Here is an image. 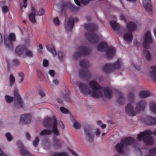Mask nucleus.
Returning <instances> with one entry per match:
<instances>
[{"instance_id":"603ef678","label":"nucleus","mask_w":156,"mask_h":156,"mask_svg":"<svg viewBox=\"0 0 156 156\" xmlns=\"http://www.w3.org/2000/svg\"><path fill=\"white\" fill-rule=\"evenodd\" d=\"M53 83L55 85H57L58 83V81L56 79L55 80L53 81Z\"/></svg>"},{"instance_id":"b1692460","label":"nucleus","mask_w":156,"mask_h":156,"mask_svg":"<svg viewBox=\"0 0 156 156\" xmlns=\"http://www.w3.org/2000/svg\"><path fill=\"white\" fill-rule=\"evenodd\" d=\"M148 120L147 121V122L148 125H154L156 123V119L149 117L147 118Z\"/></svg>"},{"instance_id":"0e129e2a","label":"nucleus","mask_w":156,"mask_h":156,"mask_svg":"<svg viewBox=\"0 0 156 156\" xmlns=\"http://www.w3.org/2000/svg\"><path fill=\"white\" fill-rule=\"evenodd\" d=\"M154 33L155 36L156 37V29H155L154 31Z\"/></svg>"},{"instance_id":"680f3d73","label":"nucleus","mask_w":156,"mask_h":156,"mask_svg":"<svg viewBox=\"0 0 156 156\" xmlns=\"http://www.w3.org/2000/svg\"><path fill=\"white\" fill-rule=\"evenodd\" d=\"M27 20L26 19H24L23 20V22L24 23H27Z\"/></svg>"},{"instance_id":"c756f323","label":"nucleus","mask_w":156,"mask_h":156,"mask_svg":"<svg viewBox=\"0 0 156 156\" xmlns=\"http://www.w3.org/2000/svg\"><path fill=\"white\" fill-rule=\"evenodd\" d=\"M5 99L7 103H11L13 101V98L9 95H6L5 97Z\"/></svg>"},{"instance_id":"4c0bfd02","label":"nucleus","mask_w":156,"mask_h":156,"mask_svg":"<svg viewBox=\"0 0 156 156\" xmlns=\"http://www.w3.org/2000/svg\"><path fill=\"white\" fill-rule=\"evenodd\" d=\"M5 136L9 141H11L12 139V136L9 133H6L5 134Z\"/></svg>"},{"instance_id":"1a4fd4ad","label":"nucleus","mask_w":156,"mask_h":156,"mask_svg":"<svg viewBox=\"0 0 156 156\" xmlns=\"http://www.w3.org/2000/svg\"><path fill=\"white\" fill-rule=\"evenodd\" d=\"M152 43V39L151 37V32L149 31L147 32L145 34L143 41L144 46L145 48H146L149 44Z\"/></svg>"},{"instance_id":"72a5a7b5","label":"nucleus","mask_w":156,"mask_h":156,"mask_svg":"<svg viewBox=\"0 0 156 156\" xmlns=\"http://www.w3.org/2000/svg\"><path fill=\"white\" fill-rule=\"evenodd\" d=\"M150 153L152 156H156V148L151 149L150 151Z\"/></svg>"},{"instance_id":"f03ea898","label":"nucleus","mask_w":156,"mask_h":156,"mask_svg":"<svg viewBox=\"0 0 156 156\" xmlns=\"http://www.w3.org/2000/svg\"><path fill=\"white\" fill-rule=\"evenodd\" d=\"M43 124L45 127L51 126L52 130L44 129L41 132L40 135L41 136H45L51 135L53 133L56 136L59 135V131L57 128V121L55 117L52 118H46L44 121Z\"/></svg>"},{"instance_id":"aec40b11","label":"nucleus","mask_w":156,"mask_h":156,"mask_svg":"<svg viewBox=\"0 0 156 156\" xmlns=\"http://www.w3.org/2000/svg\"><path fill=\"white\" fill-rule=\"evenodd\" d=\"M107 44L105 42H102L99 44L97 46V49L98 51H103L107 47Z\"/></svg>"},{"instance_id":"79ce46f5","label":"nucleus","mask_w":156,"mask_h":156,"mask_svg":"<svg viewBox=\"0 0 156 156\" xmlns=\"http://www.w3.org/2000/svg\"><path fill=\"white\" fill-rule=\"evenodd\" d=\"M2 11L3 13H6L8 11V8L6 6H3L2 8Z\"/></svg>"},{"instance_id":"09e8293b","label":"nucleus","mask_w":156,"mask_h":156,"mask_svg":"<svg viewBox=\"0 0 156 156\" xmlns=\"http://www.w3.org/2000/svg\"><path fill=\"white\" fill-rule=\"evenodd\" d=\"M59 59L60 60H61L62 58V52H58V53Z\"/></svg>"},{"instance_id":"f704fd0d","label":"nucleus","mask_w":156,"mask_h":156,"mask_svg":"<svg viewBox=\"0 0 156 156\" xmlns=\"http://www.w3.org/2000/svg\"><path fill=\"white\" fill-rule=\"evenodd\" d=\"M60 110L64 114H68L69 112V111L67 109L63 107H61Z\"/></svg>"},{"instance_id":"a878e982","label":"nucleus","mask_w":156,"mask_h":156,"mask_svg":"<svg viewBox=\"0 0 156 156\" xmlns=\"http://www.w3.org/2000/svg\"><path fill=\"white\" fill-rule=\"evenodd\" d=\"M150 108L151 111L154 113H156V104L152 102L150 104Z\"/></svg>"},{"instance_id":"f257e3e1","label":"nucleus","mask_w":156,"mask_h":156,"mask_svg":"<svg viewBox=\"0 0 156 156\" xmlns=\"http://www.w3.org/2000/svg\"><path fill=\"white\" fill-rule=\"evenodd\" d=\"M76 84L84 94L90 95L96 98H110L112 97V91L110 88H101L98 84L94 80L91 81L89 83V88L81 83L76 82Z\"/></svg>"},{"instance_id":"39448f33","label":"nucleus","mask_w":156,"mask_h":156,"mask_svg":"<svg viewBox=\"0 0 156 156\" xmlns=\"http://www.w3.org/2000/svg\"><path fill=\"white\" fill-rule=\"evenodd\" d=\"M134 142V140L130 137L123 139L120 143L118 144L116 146V150L119 153H122L123 152L124 148L125 147L132 145Z\"/></svg>"},{"instance_id":"dca6fc26","label":"nucleus","mask_w":156,"mask_h":156,"mask_svg":"<svg viewBox=\"0 0 156 156\" xmlns=\"http://www.w3.org/2000/svg\"><path fill=\"white\" fill-rule=\"evenodd\" d=\"M74 21V20L72 18L69 19V21L65 25V28L67 30L70 31L72 29Z\"/></svg>"},{"instance_id":"338daca9","label":"nucleus","mask_w":156,"mask_h":156,"mask_svg":"<svg viewBox=\"0 0 156 156\" xmlns=\"http://www.w3.org/2000/svg\"><path fill=\"white\" fill-rule=\"evenodd\" d=\"M62 129H64V127L63 125V124L62 125Z\"/></svg>"},{"instance_id":"58836bf2","label":"nucleus","mask_w":156,"mask_h":156,"mask_svg":"<svg viewBox=\"0 0 156 156\" xmlns=\"http://www.w3.org/2000/svg\"><path fill=\"white\" fill-rule=\"evenodd\" d=\"M39 141V139L37 137H36L35 140L33 142V145L35 147H37L38 145Z\"/></svg>"},{"instance_id":"8fccbe9b","label":"nucleus","mask_w":156,"mask_h":156,"mask_svg":"<svg viewBox=\"0 0 156 156\" xmlns=\"http://www.w3.org/2000/svg\"><path fill=\"white\" fill-rule=\"evenodd\" d=\"M101 133V131L99 129H97L95 132V134L97 136H98Z\"/></svg>"},{"instance_id":"3c124183","label":"nucleus","mask_w":156,"mask_h":156,"mask_svg":"<svg viewBox=\"0 0 156 156\" xmlns=\"http://www.w3.org/2000/svg\"><path fill=\"white\" fill-rule=\"evenodd\" d=\"M12 64L15 65H17L19 64V62L17 60H14L12 61Z\"/></svg>"},{"instance_id":"2eb2a0df","label":"nucleus","mask_w":156,"mask_h":156,"mask_svg":"<svg viewBox=\"0 0 156 156\" xmlns=\"http://www.w3.org/2000/svg\"><path fill=\"white\" fill-rule=\"evenodd\" d=\"M124 38L127 42L130 43L133 39V36L132 33L130 32L126 33L124 35Z\"/></svg>"},{"instance_id":"de8ad7c7","label":"nucleus","mask_w":156,"mask_h":156,"mask_svg":"<svg viewBox=\"0 0 156 156\" xmlns=\"http://www.w3.org/2000/svg\"><path fill=\"white\" fill-rule=\"evenodd\" d=\"M48 73L52 77L54 76L55 74V72L53 70H49Z\"/></svg>"},{"instance_id":"393cba45","label":"nucleus","mask_w":156,"mask_h":156,"mask_svg":"<svg viewBox=\"0 0 156 156\" xmlns=\"http://www.w3.org/2000/svg\"><path fill=\"white\" fill-rule=\"evenodd\" d=\"M14 94L15 98H16L17 101L20 102L21 101L19 91L16 88H15L14 90Z\"/></svg>"},{"instance_id":"774afa93","label":"nucleus","mask_w":156,"mask_h":156,"mask_svg":"<svg viewBox=\"0 0 156 156\" xmlns=\"http://www.w3.org/2000/svg\"><path fill=\"white\" fill-rule=\"evenodd\" d=\"M155 135L156 136V130L154 132V133Z\"/></svg>"},{"instance_id":"6e6552de","label":"nucleus","mask_w":156,"mask_h":156,"mask_svg":"<svg viewBox=\"0 0 156 156\" xmlns=\"http://www.w3.org/2000/svg\"><path fill=\"white\" fill-rule=\"evenodd\" d=\"M16 39L15 35L10 34L8 36H4V44L7 48H11L12 47V43L15 41Z\"/></svg>"},{"instance_id":"e433bc0d","label":"nucleus","mask_w":156,"mask_h":156,"mask_svg":"<svg viewBox=\"0 0 156 156\" xmlns=\"http://www.w3.org/2000/svg\"><path fill=\"white\" fill-rule=\"evenodd\" d=\"M44 13V9L43 8H41L40 9L37 13V15L39 16H41L43 15Z\"/></svg>"},{"instance_id":"49530a36","label":"nucleus","mask_w":156,"mask_h":156,"mask_svg":"<svg viewBox=\"0 0 156 156\" xmlns=\"http://www.w3.org/2000/svg\"><path fill=\"white\" fill-rule=\"evenodd\" d=\"M39 94L41 97H44L45 96V93L43 91H40L39 92Z\"/></svg>"},{"instance_id":"473e14b6","label":"nucleus","mask_w":156,"mask_h":156,"mask_svg":"<svg viewBox=\"0 0 156 156\" xmlns=\"http://www.w3.org/2000/svg\"><path fill=\"white\" fill-rule=\"evenodd\" d=\"M145 54L146 55V58L147 60H150L151 59V56L150 53L147 51H145Z\"/></svg>"},{"instance_id":"c03bdc74","label":"nucleus","mask_w":156,"mask_h":156,"mask_svg":"<svg viewBox=\"0 0 156 156\" xmlns=\"http://www.w3.org/2000/svg\"><path fill=\"white\" fill-rule=\"evenodd\" d=\"M23 2V6L24 8H26L27 5V0H22Z\"/></svg>"},{"instance_id":"69168bd1","label":"nucleus","mask_w":156,"mask_h":156,"mask_svg":"<svg viewBox=\"0 0 156 156\" xmlns=\"http://www.w3.org/2000/svg\"><path fill=\"white\" fill-rule=\"evenodd\" d=\"M55 140H56V141H58L59 140L58 139H54V141H55Z\"/></svg>"},{"instance_id":"a19ab883","label":"nucleus","mask_w":156,"mask_h":156,"mask_svg":"<svg viewBox=\"0 0 156 156\" xmlns=\"http://www.w3.org/2000/svg\"><path fill=\"white\" fill-rule=\"evenodd\" d=\"M88 64L87 62L85 60H82L80 62V65L81 66H86Z\"/></svg>"},{"instance_id":"cd10ccee","label":"nucleus","mask_w":156,"mask_h":156,"mask_svg":"<svg viewBox=\"0 0 156 156\" xmlns=\"http://www.w3.org/2000/svg\"><path fill=\"white\" fill-rule=\"evenodd\" d=\"M9 85L12 86L15 82V78L13 75H10L9 76Z\"/></svg>"},{"instance_id":"6ab92c4d","label":"nucleus","mask_w":156,"mask_h":156,"mask_svg":"<svg viewBox=\"0 0 156 156\" xmlns=\"http://www.w3.org/2000/svg\"><path fill=\"white\" fill-rule=\"evenodd\" d=\"M46 48L50 53H51L53 56L55 57L56 55L55 50V48L51 44L46 45Z\"/></svg>"},{"instance_id":"6e6d98bb","label":"nucleus","mask_w":156,"mask_h":156,"mask_svg":"<svg viewBox=\"0 0 156 156\" xmlns=\"http://www.w3.org/2000/svg\"><path fill=\"white\" fill-rule=\"evenodd\" d=\"M70 151L71 152L72 154L74 156H78L77 154L75 153V152L72 151L71 150H70Z\"/></svg>"},{"instance_id":"5fc2aeb1","label":"nucleus","mask_w":156,"mask_h":156,"mask_svg":"<svg viewBox=\"0 0 156 156\" xmlns=\"http://www.w3.org/2000/svg\"><path fill=\"white\" fill-rule=\"evenodd\" d=\"M0 156H6L3 152L1 151L0 149Z\"/></svg>"},{"instance_id":"423d86ee","label":"nucleus","mask_w":156,"mask_h":156,"mask_svg":"<svg viewBox=\"0 0 156 156\" xmlns=\"http://www.w3.org/2000/svg\"><path fill=\"white\" fill-rule=\"evenodd\" d=\"M15 53L19 56H27L30 58L33 56L32 51L27 49L25 47L22 45L17 47L15 50Z\"/></svg>"},{"instance_id":"4be33fe9","label":"nucleus","mask_w":156,"mask_h":156,"mask_svg":"<svg viewBox=\"0 0 156 156\" xmlns=\"http://www.w3.org/2000/svg\"><path fill=\"white\" fill-rule=\"evenodd\" d=\"M86 36L88 39L89 41L90 42H93L96 41V37L94 34H90L88 35H86Z\"/></svg>"},{"instance_id":"f3484780","label":"nucleus","mask_w":156,"mask_h":156,"mask_svg":"<svg viewBox=\"0 0 156 156\" xmlns=\"http://www.w3.org/2000/svg\"><path fill=\"white\" fill-rule=\"evenodd\" d=\"M89 53V50L86 48H83L81 49L79 52H76L74 55V56L75 58L76 56H79L80 55H87Z\"/></svg>"},{"instance_id":"13d9d810","label":"nucleus","mask_w":156,"mask_h":156,"mask_svg":"<svg viewBox=\"0 0 156 156\" xmlns=\"http://www.w3.org/2000/svg\"><path fill=\"white\" fill-rule=\"evenodd\" d=\"M84 27L85 28H87V27H89L92 29H93V28L92 27H91L90 26L88 25V24H85L84 25Z\"/></svg>"},{"instance_id":"20e7f679","label":"nucleus","mask_w":156,"mask_h":156,"mask_svg":"<svg viewBox=\"0 0 156 156\" xmlns=\"http://www.w3.org/2000/svg\"><path fill=\"white\" fill-rule=\"evenodd\" d=\"M152 134V133L150 131H145L138 135L137 140L138 141H143L146 145H151L154 143V140L150 136Z\"/></svg>"},{"instance_id":"c9c22d12","label":"nucleus","mask_w":156,"mask_h":156,"mask_svg":"<svg viewBox=\"0 0 156 156\" xmlns=\"http://www.w3.org/2000/svg\"><path fill=\"white\" fill-rule=\"evenodd\" d=\"M73 127L76 129H78L80 127V125L76 122H74L73 124Z\"/></svg>"},{"instance_id":"e2e57ef3","label":"nucleus","mask_w":156,"mask_h":156,"mask_svg":"<svg viewBox=\"0 0 156 156\" xmlns=\"http://www.w3.org/2000/svg\"><path fill=\"white\" fill-rule=\"evenodd\" d=\"M39 47L40 48V49H42V45L41 44H39Z\"/></svg>"},{"instance_id":"bb28decb","label":"nucleus","mask_w":156,"mask_h":156,"mask_svg":"<svg viewBox=\"0 0 156 156\" xmlns=\"http://www.w3.org/2000/svg\"><path fill=\"white\" fill-rule=\"evenodd\" d=\"M31 118L30 115L24 114L22 115L20 118V120L21 121H26L29 120Z\"/></svg>"},{"instance_id":"864d4df0","label":"nucleus","mask_w":156,"mask_h":156,"mask_svg":"<svg viewBox=\"0 0 156 156\" xmlns=\"http://www.w3.org/2000/svg\"><path fill=\"white\" fill-rule=\"evenodd\" d=\"M75 3L78 5L79 6L80 4V2L79 0H74Z\"/></svg>"},{"instance_id":"c85d7f7f","label":"nucleus","mask_w":156,"mask_h":156,"mask_svg":"<svg viewBox=\"0 0 156 156\" xmlns=\"http://www.w3.org/2000/svg\"><path fill=\"white\" fill-rule=\"evenodd\" d=\"M19 80L18 83H22L24 79L23 73H19Z\"/></svg>"},{"instance_id":"9b49d317","label":"nucleus","mask_w":156,"mask_h":156,"mask_svg":"<svg viewBox=\"0 0 156 156\" xmlns=\"http://www.w3.org/2000/svg\"><path fill=\"white\" fill-rule=\"evenodd\" d=\"M84 131L86 134V140L89 142L93 141L94 136L90 132V129L88 128H86L85 129Z\"/></svg>"},{"instance_id":"052dcab7","label":"nucleus","mask_w":156,"mask_h":156,"mask_svg":"<svg viewBox=\"0 0 156 156\" xmlns=\"http://www.w3.org/2000/svg\"><path fill=\"white\" fill-rule=\"evenodd\" d=\"M97 124L98 125H100L101 124V121H98L97 122Z\"/></svg>"},{"instance_id":"37998d69","label":"nucleus","mask_w":156,"mask_h":156,"mask_svg":"<svg viewBox=\"0 0 156 156\" xmlns=\"http://www.w3.org/2000/svg\"><path fill=\"white\" fill-rule=\"evenodd\" d=\"M48 64V60H44L43 61V66L45 67H47Z\"/></svg>"},{"instance_id":"ddd939ff","label":"nucleus","mask_w":156,"mask_h":156,"mask_svg":"<svg viewBox=\"0 0 156 156\" xmlns=\"http://www.w3.org/2000/svg\"><path fill=\"white\" fill-rule=\"evenodd\" d=\"M115 53V49L112 47H109L106 51V55L108 58H110L113 56Z\"/></svg>"},{"instance_id":"5701e85b","label":"nucleus","mask_w":156,"mask_h":156,"mask_svg":"<svg viewBox=\"0 0 156 156\" xmlns=\"http://www.w3.org/2000/svg\"><path fill=\"white\" fill-rule=\"evenodd\" d=\"M110 24L113 29L115 30H118L120 28L119 24L115 21H111L110 23Z\"/></svg>"},{"instance_id":"a18cd8bd","label":"nucleus","mask_w":156,"mask_h":156,"mask_svg":"<svg viewBox=\"0 0 156 156\" xmlns=\"http://www.w3.org/2000/svg\"><path fill=\"white\" fill-rule=\"evenodd\" d=\"M120 19L123 21H125L126 20V17L123 14H121L120 16Z\"/></svg>"},{"instance_id":"0eeeda50","label":"nucleus","mask_w":156,"mask_h":156,"mask_svg":"<svg viewBox=\"0 0 156 156\" xmlns=\"http://www.w3.org/2000/svg\"><path fill=\"white\" fill-rule=\"evenodd\" d=\"M122 64L120 60H118L115 64H108L105 65L102 67V70L106 73H110L113 69H117L120 68Z\"/></svg>"},{"instance_id":"9d476101","label":"nucleus","mask_w":156,"mask_h":156,"mask_svg":"<svg viewBox=\"0 0 156 156\" xmlns=\"http://www.w3.org/2000/svg\"><path fill=\"white\" fill-rule=\"evenodd\" d=\"M36 12V9L34 7H32L31 12L29 14L28 17L30 22L34 24L36 23V20L35 19Z\"/></svg>"},{"instance_id":"7ed1b4c3","label":"nucleus","mask_w":156,"mask_h":156,"mask_svg":"<svg viewBox=\"0 0 156 156\" xmlns=\"http://www.w3.org/2000/svg\"><path fill=\"white\" fill-rule=\"evenodd\" d=\"M133 103L128 104L126 108V112L129 115L134 116L139 111L142 110L146 107V103L144 101H142L137 104L136 108L134 110L132 105Z\"/></svg>"},{"instance_id":"a211bd4d","label":"nucleus","mask_w":156,"mask_h":156,"mask_svg":"<svg viewBox=\"0 0 156 156\" xmlns=\"http://www.w3.org/2000/svg\"><path fill=\"white\" fill-rule=\"evenodd\" d=\"M144 6L148 12H150L152 10V7L149 0H144Z\"/></svg>"},{"instance_id":"f8f14e48","label":"nucleus","mask_w":156,"mask_h":156,"mask_svg":"<svg viewBox=\"0 0 156 156\" xmlns=\"http://www.w3.org/2000/svg\"><path fill=\"white\" fill-rule=\"evenodd\" d=\"M136 28V24L133 22H129L126 25L127 31L131 33L135 30Z\"/></svg>"},{"instance_id":"4d7b16f0","label":"nucleus","mask_w":156,"mask_h":156,"mask_svg":"<svg viewBox=\"0 0 156 156\" xmlns=\"http://www.w3.org/2000/svg\"><path fill=\"white\" fill-rule=\"evenodd\" d=\"M26 137L27 139L29 140L30 138V136L28 133H27L26 134Z\"/></svg>"},{"instance_id":"bf43d9fd","label":"nucleus","mask_w":156,"mask_h":156,"mask_svg":"<svg viewBox=\"0 0 156 156\" xmlns=\"http://www.w3.org/2000/svg\"><path fill=\"white\" fill-rule=\"evenodd\" d=\"M101 127L102 129H104L106 127V125L104 124H101Z\"/></svg>"},{"instance_id":"4468645a","label":"nucleus","mask_w":156,"mask_h":156,"mask_svg":"<svg viewBox=\"0 0 156 156\" xmlns=\"http://www.w3.org/2000/svg\"><path fill=\"white\" fill-rule=\"evenodd\" d=\"M149 75L156 82V66H153L151 67Z\"/></svg>"},{"instance_id":"412c9836","label":"nucleus","mask_w":156,"mask_h":156,"mask_svg":"<svg viewBox=\"0 0 156 156\" xmlns=\"http://www.w3.org/2000/svg\"><path fill=\"white\" fill-rule=\"evenodd\" d=\"M151 95L149 91H143L141 92L139 94V96L141 98H145Z\"/></svg>"},{"instance_id":"2f4dec72","label":"nucleus","mask_w":156,"mask_h":156,"mask_svg":"<svg viewBox=\"0 0 156 156\" xmlns=\"http://www.w3.org/2000/svg\"><path fill=\"white\" fill-rule=\"evenodd\" d=\"M20 152L23 154L24 156H30L29 153L24 148H22L20 149Z\"/></svg>"},{"instance_id":"ea45409f","label":"nucleus","mask_w":156,"mask_h":156,"mask_svg":"<svg viewBox=\"0 0 156 156\" xmlns=\"http://www.w3.org/2000/svg\"><path fill=\"white\" fill-rule=\"evenodd\" d=\"M53 22L55 26H58L60 24V21L58 18H55L53 19Z\"/></svg>"},{"instance_id":"7c9ffc66","label":"nucleus","mask_w":156,"mask_h":156,"mask_svg":"<svg viewBox=\"0 0 156 156\" xmlns=\"http://www.w3.org/2000/svg\"><path fill=\"white\" fill-rule=\"evenodd\" d=\"M52 156H69L68 153L66 152L55 153L53 154Z\"/></svg>"}]
</instances>
